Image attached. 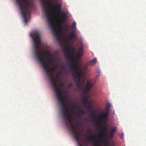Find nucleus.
Instances as JSON below:
<instances>
[{
	"mask_svg": "<svg viewBox=\"0 0 146 146\" xmlns=\"http://www.w3.org/2000/svg\"><path fill=\"white\" fill-rule=\"evenodd\" d=\"M79 146H83V145H80V144H79Z\"/></svg>",
	"mask_w": 146,
	"mask_h": 146,
	"instance_id": "nucleus-32",
	"label": "nucleus"
},
{
	"mask_svg": "<svg viewBox=\"0 0 146 146\" xmlns=\"http://www.w3.org/2000/svg\"><path fill=\"white\" fill-rule=\"evenodd\" d=\"M111 106L110 103H108L107 104V106L108 108H106L105 111L101 113L99 116L100 118L104 122L106 123L107 121L110 111V108Z\"/></svg>",
	"mask_w": 146,
	"mask_h": 146,
	"instance_id": "nucleus-9",
	"label": "nucleus"
},
{
	"mask_svg": "<svg viewBox=\"0 0 146 146\" xmlns=\"http://www.w3.org/2000/svg\"><path fill=\"white\" fill-rule=\"evenodd\" d=\"M55 66H57V68L58 67H60V69L62 70L64 68L61 66L59 63H57L55 65Z\"/></svg>",
	"mask_w": 146,
	"mask_h": 146,
	"instance_id": "nucleus-25",
	"label": "nucleus"
},
{
	"mask_svg": "<svg viewBox=\"0 0 146 146\" xmlns=\"http://www.w3.org/2000/svg\"><path fill=\"white\" fill-rule=\"evenodd\" d=\"M49 59L50 60L52 63L55 62L56 60H58L57 58L54 57V54H52L50 52H48V56Z\"/></svg>",
	"mask_w": 146,
	"mask_h": 146,
	"instance_id": "nucleus-10",
	"label": "nucleus"
},
{
	"mask_svg": "<svg viewBox=\"0 0 146 146\" xmlns=\"http://www.w3.org/2000/svg\"><path fill=\"white\" fill-rule=\"evenodd\" d=\"M77 114V116H78V117H81V114L79 113H78Z\"/></svg>",
	"mask_w": 146,
	"mask_h": 146,
	"instance_id": "nucleus-30",
	"label": "nucleus"
},
{
	"mask_svg": "<svg viewBox=\"0 0 146 146\" xmlns=\"http://www.w3.org/2000/svg\"><path fill=\"white\" fill-rule=\"evenodd\" d=\"M19 4L20 10L24 18L25 23L27 24L28 22L27 15L28 10L33 5L32 0H16Z\"/></svg>",
	"mask_w": 146,
	"mask_h": 146,
	"instance_id": "nucleus-4",
	"label": "nucleus"
},
{
	"mask_svg": "<svg viewBox=\"0 0 146 146\" xmlns=\"http://www.w3.org/2000/svg\"><path fill=\"white\" fill-rule=\"evenodd\" d=\"M72 62L73 64L72 65L76 66H79L78 65V61L76 59H74V58H72Z\"/></svg>",
	"mask_w": 146,
	"mask_h": 146,
	"instance_id": "nucleus-17",
	"label": "nucleus"
},
{
	"mask_svg": "<svg viewBox=\"0 0 146 146\" xmlns=\"http://www.w3.org/2000/svg\"><path fill=\"white\" fill-rule=\"evenodd\" d=\"M96 61V58H94V59L92 60H90L89 62V65H93L94 64Z\"/></svg>",
	"mask_w": 146,
	"mask_h": 146,
	"instance_id": "nucleus-21",
	"label": "nucleus"
},
{
	"mask_svg": "<svg viewBox=\"0 0 146 146\" xmlns=\"http://www.w3.org/2000/svg\"><path fill=\"white\" fill-rule=\"evenodd\" d=\"M102 134L98 135L97 136L94 135L87 136L86 137V139L87 141L91 142H94L92 146H100L99 144L103 143L102 139L101 137Z\"/></svg>",
	"mask_w": 146,
	"mask_h": 146,
	"instance_id": "nucleus-6",
	"label": "nucleus"
},
{
	"mask_svg": "<svg viewBox=\"0 0 146 146\" xmlns=\"http://www.w3.org/2000/svg\"><path fill=\"white\" fill-rule=\"evenodd\" d=\"M92 82L91 80L88 81L85 88V90L86 92H88L90 90L91 88L93 86Z\"/></svg>",
	"mask_w": 146,
	"mask_h": 146,
	"instance_id": "nucleus-12",
	"label": "nucleus"
},
{
	"mask_svg": "<svg viewBox=\"0 0 146 146\" xmlns=\"http://www.w3.org/2000/svg\"><path fill=\"white\" fill-rule=\"evenodd\" d=\"M123 136V133H121L119 135V137L120 138H122Z\"/></svg>",
	"mask_w": 146,
	"mask_h": 146,
	"instance_id": "nucleus-29",
	"label": "nucleus"
},
{
	"mask_svg": "<svg viewBox=\"0 0 146 146\" xmlns=\"http://www.w3.org/2000/svg\"><path fill=\"white\" fill-rule=\"evenodd\" d=\"M107 129V126L106 124H105L104 125L102 129H101L99 133V134H102V136H101V137L103 138V137L105 133L106 132Z\"/></svg>",
	"mask_w": 146,
	"mask_h": 146,
	"instance_id": "nucleus-11",
	"label": "nucleus"
},
{
	"mask_svg": "<svg viewBox=\"0 0 146 146\" xmlns=\"http://www.w3.org/2000/svg\"><path fill=\"white\" fill-rule=\"evenodd\" d=\"M76 23L75 22H73L72 24L71 27L72 29H74L76 27Z\"/></svg>",
	"mask_w": 146,
	"mask_h": 146,
	"instance_id": "nucleus-24",
	"label": "nucleus"
},
{
	"mask_svg": "<svg viewBox=\"0 0 146 146\" xmlns=\"http://www.w3.org/2000/svg\"><path fill=\"white\" fill-rule=\"evenodd\" d=\"M45 70L48 73V75L49 77L50 82L52 85V86L56 94L57 98L59 101L60 104L61 106V109L62 108V105L60 103L59 101V100L58 98V97H60V100L63 101L64 103L66 104V103H68V102H65L64 100H67V98L68 97V95H66L64 96L62 98L61 96V93L62 90H60L58 88V86L57 84L56 83V80L54 79L53 75L52 74H50L49 73V72L48 70L45 68ZM66 105V104H65Z\"/></svg>",
	"mask_w": 146,
	"mask_h": 146,
	"instance_id": "nucleus-5",
	"label": "nucleus"
},
{
	"mask_svg": "<svg viewBox=\"0 0 146 146\" xmlns=\"http://www.w3.org/2000/svg\"><path fill=\"white\" fill-rule=\"evenodd\" d=\"M72 86V84H70L68 85V88H70Z\"/></svg>",
	"mask_w": 146,
	"mask_h": 146,
	"instance_id": "nucleus-31",
	"label": "nucleus"
},
{
	"mask_svg": "<svg viewBox=\"0 0 146 146\" xmlns=\"http://www.w3.org/2000/svg\"><path fill=\"white\" fill-rule=\"evenodd\" d=\"M84 113V111L82 110L80 108H78V113Z\"/></svg>",
	"mask_w": 146,
	"mask_h": 146,
	"instance_id": "nucleus-23",
	"label": "nucleus"
},
{
	"mask_svg": "<svg viewBox=\"0 0 146 146\" xmlns=\"http://www.w3.org/2000/svg\"><path fill=\"white\" fill-rule=\"evenodd\" d=\"M41 3L42 6V10L48 19L49 27L51 28L54 35L58 38L59 35L61 34V28L60 27H58V30H56L55 28L54 23L52 21V18L51 14L48 11V8L46 6V4H48V2L46 0H42Z\"/></svg>",
	"mask_w": 146,
	"mask_h": 146,
	"instance_id": "nucleus-3",
	"label": "nucleus"
},
{
	"mask_svg": "<svg viewBox=\"0 0 146 146\" xmlns=\"http://www.w3.org/2000/svg\"><path fill=\"white\" fill-rule=\"evenodd\" d=\"M68 38L70 39H74L76 38V36L74 33H72L70 34L68 36Z\"/></svg>",
	"mask_w": 146,
	"mask_h": 146,
	"instance_id": "nucleus-19",
	"label": "nucleus"
},
{
	"mask_svg": "<svg viewBox=\"0 0 146 146\" xmlns=\"http://www.w3.org/2000/svg\"><path fill=\"white\" fill-rule=\"evenodd\" d=\"M86 120H87V119H86Z\"/></svg>",
	"mask_w": 146,
	"mask_h": 146,
	"instance_id": "nucleus-33",
	"label": "nucleus"
},
{
	"mask_svg": "<svg viewBox=\"0 0 146 146\" xmlns=\"http://www.w3.org/2000/svg\"><path fill=\"white\" fill-rule=\"evenodd\" d=\"M82 102L85 107L87 110L90 111L91 113L93 114L92 117L94 119H95L96 116L94 114V111L91 109L92 107L91 106V103L90 102H88V99L86 97H84L82 100Z\"/></svg>",
	"mask_w": 146,
	"mask_h": 146,
	"instance_id": "nucleus-8",
	"label": "nucleus"
},
{
	"mask_svg": "<svg viewBox=\"0 0 146 146\" xmlns=\"http://www.w3.org/2000/svg\"><path fill=\"white\" fill-rule=\"evenodd\" d=\"M58 99L62 105L61 112L63 115V117L66 121V125L71 129L72 134L74 135L76 140L79 142V134L77 130L76 125H74L72 123V119L73 116L71 115L68 116L66 112L68 110L66 105L60 100V97H58Z\"/></svg>",
	"mask_w": 146,
	"mask_h": 146,
	"instance_id": "nucleus-2",
	"label": "nucleus"
},
{
	"mask_svg": "<svg viewBox=\"0 0 146 146\" xmlns=\"http://www.w3.org/2000/svg\"><path fill=\"white\" fill-rule=\"evenodd\" d=\"M72 66L73 71L76 74L81 72V69L79 66H76L72 65Z\"/></svg>",
	"mask_w": 146,
	"mask_h": 146,
	"instance_id": "nucleus-14",
	"label": "nucleus"
},
{
	"mask_svg": "<svg viewBox=\"0 0 146 146\" xmlns=\"http://www.w3.org/2000/svg\"><path fill=\"white\" fill-rule=\"evenodd\" d=\"M72 50L71 51H68L67 53L68 55L72 58H73L74 56V54L75 52V50L74 47L73 46H71Z\"/></svg>",
	"mask_w": 146,
	"mask_h": 146,
	"instance_id": "nucleus-13",
	"label": "nucleus"
},
{
	"mask_svg": "<svg viewBox=\"0 0 146 146\" xmlns=\"http://www.w3.org/2000/svg\"><path fill=\"white\" fill-rule=\"evenodd\" d=\"M52 7L53 9L58 11V14L60 17V20L61 22L62 23H66V15L64 12L61 11V5L57 4L56 6H52Z\"/></svg>",
	"mask_w": 146,
	"mask_h": 146,
	"instance_id": "nucleus-7",
	"label": "nucleus"
},
{
	"mask_svg": "<svg viewBox=\"0 0 146 146\" xmlns=\"http://www.w3.org/2000/svg\"><path fill=\"white\" fill-rule=\"evenodd\" d=\"M61 74V72H59L56 75V78H59Z\"/></svg>",
	"mask_w": 146,
	"mask_h": 146,
	"instance_id": "nucleus-27",
	"label": "nucleus"
},
{
	"mask_svg": "<svg viewBox=\"0 0 146 146\" xmlns=\"http://www.w3.org/2000/svg\"><path fill=\"white\" fill-rule=\"evenodd\" d=\"M76 84L78 87H80L81 86V84L82 83L81 80H75Z\"/></svg>",
	"mask_w": 146,
	"mask_h": 146,
	"instance_id": "nucleus-20",
	"label": "nucleus"
},
{
	"mask_svg": "<svg viewBox=\"0 0 146 146\" xmlns=\"http://www.w3.org/2000/svg\"><path fill=\"white\" fill-rule=\"evenodd\" d=\"M32 38L35 45V54L36 58L41 64L44 71L46 72V74L47 76L48 77L49 79V78L48 75V73L45 70V68L47 69L50 74H52L53 77V78L57 82V79L54 78V74L53 72L55 70L57 66L54 65L50 69V70L52 72H50V70L48 69V66L45 60L44 57L43 55L42 52L40 51V50L41 48V43L40 42V37L38 32L37 31L33 32L32 34H30Z\"/></svg>",
	"mask_w": 146,
	"mask_h": 146,
	"instance_id": "nucleus-1",
	"label": "nucleus"
},
{
	"mask_svg": "<svg viewBox=\"0 0 146 146\" xmlns=\"http://www.w3.org/2000/svg\"><path fill=\"white\" fill-rule=\"evenodd\" d=\"M76 75L74 77L75 80H81V78L83 77V74L82 73H80V72L76 74Z\"/></svg>",
	"mask_w": 146,
	"mask_h": 146,
	"instance_id": "nucleus-15",
	"label": "nucleus"
},
{
	"mask_svg": "<svg viewBox=\"0 0 146 146\" xmlns=\"http://www.w3.org/2000/svg\"><path fill=\"white\" fill-rule=\"evenodd\" d=\"M65 85V83L64 82L61 83L59 85V86L61 87H63Z\"/></svg>",
	"mask_w": 146,
	"mask_h": 146,
	"instance_id": "nucleus-26",
	"label": "nucleus"
},
{
	"mask_svg": "<svg viewBox=\"0 0 146 146\" xmlns=\"http://www.w3.org/2000/svg\"><path fill=\"white\" fill-rule=\"evenodd\" d=\"M75 104H74L72 105V108H76L77 107V106H76V105H75Z\"/></svg>",
	"mask_w": 146,
	"mask_h": 146,
	"instance_id": "nucleus-28",
	"label": "nucleus"
},
{
	"mask_svg": "<svg viewBox=\"0 0 146 146\" xmlns=\"http://www.w3.org/2000/svg\"><path fill=\"white\" fill-rule=\"evenodd\" d=\"M63 28L66 31H68L69 30V27L66 25H64L63 26Z\"/></svg>",
	"mask_w": 146,
	"mask_h": 146,
	"instance_id": "nucleus-22",
	"label": "nucleus"
},
{
	"mask_svg": "<svg viewBox=\"0 0 146 146\" xmlns=\"http://www.w3.org/2000/svg\"><path fill=\"white\" fill-rule=\"evenodd\" d=\"M83 48L82 46H80L79 48V50L77 52V56L79 59L81 58L82 56V54L83 52Z\"/></svg>",
	"mask_w": 146,
	"mask_h": 146,
	"instance_id": "nucleus-16",
	"label": "nucleus"
},
{
	"mask_svg": "<svg viewBox=\"0 0 146 146\" xmlns=\"http://www.w3.org/2000/svg\"><path fill=\"white\" fill-rule=\"evenodd\" d=\"M116 130V129L115 127H113L109 133V135L110 137H113V133Z\"/></svg>",
	"mask_w": 146,
	"mask_h": 146,
	"instance_id": "nucleus-18",
	"label": "nucleus"
}]
</instances>
